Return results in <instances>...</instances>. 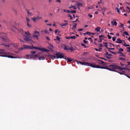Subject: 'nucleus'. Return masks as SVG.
<instances>
[{
	"label": "nucleus",
	"mask_w": 130,
	"mask_h": 130,
	"mask_svg": "<svg viewBox=\"0 0 130 130\" xmlns=\"http://www.w3.org/2000/svg\"><path fill=\"white\" fill-rule=\"evenodd\" d=\"M4 51V49H0V51H1V52H0V56L3 57H8L9 58H16V57H15L7 55V53Z\"/></svg>",
	"instance_id": "obj_1"
},
{
	"label": "nucleus",
	"mask_w": 130,
	"mask_h": 130,
	"mask_svg": "<svg viewBox=\"0 0 130 130\" xmlns=\"http://www.w3.org/2000/svg\"><path fill=\"white\" fill-rule=\"evenodd\" d=\"M78 63H79L80 64H82V65H84L86 66H89L92 67L94 68L95 64L92 63H89L88 62H82L80 61H79L77 60H76Z\"/></svg>",
	"instance_id": "obj_2"
},
{
	"label": "nucleus",
	"mask_w": 130,
	"mask_h": 130,
	"mask_svg": "<svg viewBox=\"0 0 130 130\" xmlns=\"http://www.w3.org/2000/svg\"><path fill=\"white\" fill-rule=\"evenodd\" d=\"M56 55L57 56V59L59 58H63L64 59L65 56H64L63 53H60L59 52H57L56 54Z\"/></svg>",
	"instance_id": "obj_3"
},
{
	"label": "nucleus",
	"mask_w": 130,
	"mask_h": 130,
	"mask_svg": "<svg viewBox=\"0 0 130 130\" xmlns=\"http://www.w3.org/2000/svg\"><path fill=\"white\" fill-rule=\"evenodd\" d=\"M121 57H125V55H124L122 53H121V54L119 55V59L120 60H126V58H122Z\"/></svg>",
	"instance_id": "obj_4"
},
{
	"label": "nucleus",
	"mask_w": 130,
	"mask_h": 130,
	"mask_svg": "<svg viewBox=\"0 0 130 130\" xmlns=\"http://www.w3.org/2000/svg\"><path fill=\"white\" fill-rule=\"evenodd\" d=\"M108 67L113 70L116 69H117V67H118V66L116 65V64H114L109 65Z\"/></svg>",
	"instance_id": "obj_5"
},
{
	"label": "nucleus",
	"mask_w": 130,
	"mask_h": 130,
	"mask_svg": "<svg viewBox=\"0 0 130 130\" xmlns=\"http://www.w3.org/2000/svg\"><path fill=\"white\" fill-rule=\"evenodd\" d=\"M100 66L98 65H96L95 64V67L94 68H99L102 69H106L108 70L109 68L107 67H100Z\"/></svg>",
	"instance_id": "obj_6"
},
{
	"label": "nucleus",
	"mask_w": 130,
	"mask_h": 130,
	"mask_svg": "<svg viewBox=\"0 0 130 130\" xmlns=\"http://www.w3.org/2000/svg\"><path fill=\"white\" fill-rule=\"evenodd\" d=\"M1 38L2 39V40L3 41L5 42H7V38L6 34H4L3 37H1Z\"/></svg>",
	"instance_id": "obj_7"
},
{
	"label": "nucleus",
	"mask_w": 130,
	"mask_h": 130,
	"mask_svg": "<svg viewBox=\"0 0 130 130\" xmlns=\"http://www.w3.org/2000/svg\"><path fill=\"white\" fill-rule=\"evenodd\" d=\"M24 39L27 41H29L30 42L33 41L29 38L28 37L26 36V37Z\"/></svg>",
	"instance_id": "obj_8"
},
{
	"label": "nucleus",
	"mask_w": 130,
	"mask_h": 130,
	"mask_svg": "<svg viewBox=\"0 0 130 130\" xmlns=\"http://www.w3.org/2000/svg\"><path fill=\"white\" fill-rule=\"evenodd\" d=\"M122 41H123L124 42V40H121L120 38H119L117 39V40L116 42H115L119 43H122Z\"/></svg>",
	"instance_id": "obj_9"
},
{
	"label": "nucleus",
	"mask_w": 130,
	"mask_h": 130,
	"mask_svg": "<svg viewBox=\"0 0 130 130\" xmlns=\"http://www.w3.org/2000/svg\"><path fill=\"white\" fill-rule=\"evenodd\" d=\"M41 17H34L33 18H32V19L34 21H37V20H38L39 19H41Z\"/></svg>",
	"instance_id": "obj_10"
},
{
	"label": "nucleus",
	"mask_w": 130,
	"mask_h": 130,
	"mask_svg": "<svg viewBox=\"0 0 130 130\" xmlns=\"http://www.w3.org/2000/svg\"><path fill=\"white\" fill-rule=\"evenodd\" d=\"M50 59L53 60L54 59H57V56L55 55H51L50 56Z\"/></svg>",
	"instance_id": "obj_11"
},
{
	"label": "nucleus",
	"mask_w": 130,
	"mask_h": 130,
	"mask_svg": "<svg viewBox=\"0 0 130 130\" xmlns=\"http://www.w3.org/2000/svg\"><path fill=\"white\" fill-rule=\"evenodd\" d=\"M23 48L25 49H28L30 48H30L31 47V46H28L27 45L25 44H23Z\"/></svg>",
	"instance_id": "obj_12"
},
{
	"label": "nucleus",
	"mask_w": 130,
	"mask_h": 130,
	"mask_svg": "<svg viewBox=\"0 0 130 130\" xmlns=\"http://www.w3.org/2000/svg\"><path fill=\"white\" fill-rule=\"evenodd\" d=\"M64 59H65L66 60H67V62H71L72 61V60L69 58H66V57L65 56V58H64Z\"/></svg>",
	"instance_id": "obj_13"
},
{
	"label": "nucleus",
	"mask_w": 130,
	"mask_h": 130,
	"mask_svg": "<svg viewBox=\"0 0 130 130\" xmlns=\"http://www.w3.org/2000/svg\"><path fill=\"white\" fill-rule=\"evenodd\" d=\"M101 28L100 27H97V28H95V31L99 32L100 31Z\"/></svg>",
	"instance_id": "obj_14"
},
{
	"label": "nucleus",
	"mask_w": 130,
	"mask_h": 130,
	"mask_svg": "<svg viewBox=\"0 0 130 130\" xmlns=\"http://www.w3.org/2000/svg\"><path fill=\"white\" fill-rule=\"evenodd\" d=\"M26 11L27 12L28 14V15H29L30 16H32V13L31 12H29V10H27V9H26Z\"/></svg>",
	"instance_id": "obj_15"
},
{
	"label": "nucleus",
	"mask_w": 130,
	"mask_h": 130,
	"mask_svg": "<svg viewBox=\"0 0 130 130\" xmlns=\"http://www.w3.org/2000/svg\"><path fill=\"white\" fill-rule=\"evenodd\" d=\"M111 23L113 25H114L115 26H117V22L116 21H114V22L112 21L111 22Z\"/></svg>",
	"instance_id": "obj_16"
},
{
	"label": "nucleus",
	"mask_w": 130,
	"mask_h": 130,
	"mask_svg": "<svg viewBox=\"0 0 130 130\" xmlns=\"http://www.w3.org/2000/svg\"><path fill=\"white\" fill-rule=\"evenodd\" d=\"M118 67H117V69H118L120 70H123L124 69H126L124 68H121L119 66H118Z\"/></svg>",
	"instance_id": "obj_17"
},
{
	"label": "nucleus",
	"mask_w": 130,
	"mask_h": 130,
	"mask_svg": "<svg viewBox=\"0 0 130 130\" xmlns=\"http://www.w3.org/2000/svg\"><path fill=\"white\" fill-rule=\"evenodd\" d=\"M41 51L43 52H48V50L45 48H42Z\"/></svg>",
	"instance_id": "obj_18"
},
{
	"label": "nucleus",
	"mask_w": 130,
	"mask_h": 130,
	"mask_svg": "<svg viewBox=\"0 0 130 130\" xmlns=\"http://www.w3.org/2000/svg\"><path fill=\"white\" fill-rule=\"evenodd\" d=\"M26 56L27 57H28L27 58H28L29 57L30 58H31L32 57H33V56L32 55H26Z\"/></svg>",
	"instance_id": "obj_19"
},
{
	"label": "nucleus",
	"mask_w": 130,
	"mask_h": 130,
	"mask_svg": "<svg viewBox=\"0 0 130 130\" xmlns=\"http://www.w3.org/2000/svg\"><path fill=\"white\" fill-rule=\"evenodd\" d=\"M99 61H100L101 62V63H99L100 64H103L104 65H106V64L105 63H106L105 62H104V61H100V60H98Z\"/></svg>",
	"instance_id": "obj_20"
},
{
	"label": "nucleus",
	"mask_w": 130,
	"mask_h": 130,
	"mask_svg": "<svg viewBox=\"0 0 130 130\" xmlns=\"http://www.w3.org/2000/svg\"><path fill=\"white\" fill-rule=\"evenodd\" d=\"M109 54L107 52H106L105 54V55H106V57L108 58H110L111 57L108 56V55Z\"/></svg>",
	"instance_id": "obj_21"
},
{
	"label": "nucleus",
	"mask_w": 130,
	"mask_h": 130,
	"mask_svg": "<svg viewBox=\"0 0 130 130\" xmlns=\"http://www.w3.org/2000/svg\"><path fill=\"white\" fill-rule=\"evenodd\" d=\"M39 36V35H35L33 34V37L34 38H36L37 39H38V36Z\"/></svg>",
	"instance_id": "obj_22"
},
{
	"label": "nucleus",
	"mask_w": 130,
	"mask_h": 130,
	"mask_svg": "<svg viewBox=\"0 0 130 130\" xmlns=\"http://www.w3.org/2000/svg\"><path fill=\"white\" fill-rule=\"evenodd\" d=\"M37 48L38 47H34L33 45H32V46H31V47L30 48V49H37Z\"/></svg>",
	"instance_id": "obj_23"
},
{
	"label": "nucleus",
	"mask_w": 130,
	"mask_h": 130,
	"mask_svg": "<svg viewBox=\"0 0 130 130\" xmlns=\"http://www.w3.org/2000/svg\"><path fill=\"white\" fill-rule=\"evenodd\" d=\"M108 51H109L111 53L114 54V55H116L117 54V52H115L111 51H110L109 50H108Z\"/></svg>",
	"instance_id": "obj_24"
},
{
	"label": "nucleus",
	"mask_w": 130,
	"mask_h": 130,
	"mask_svg": "<svg viewBox=\"0 0 130 130\" xmlns=\"http://www.w3.org/2000/svg\"><path fill=\"white\" fill-rule=\"evenodd\" d=\"M56 39H55L54 40L55 41H56V40H59V41H60V38L58 36H57L56 37Z\"/></svg>",
	"instance_id": "obj_25"
},
{
	"label": "nucleus",
	"mask_w": 130,
	"mask_h": 130,
	"mask_svg": "<svg viewBox=\"0 0 130 130\" xmlns=\"http://www.w3.org/2000/svg\"><path fill=\"white\" fill-rule=\"evenodd\" d=\"M77 6H78V8L79 9L80 8H79V7L80 6H83V4H80V3H78V4Z\"/></svg>",
	"instance_id": "obj_26"
},
{
	"label": "nucleus",
	"mask_w": 130,
	"mask_h": 130,
	"mask_svg": "<svg viewBox=\"0 0 130 130\" xmlns=\"http://www.w3.org/2000/svg\"><path fill=\"white\" fill-rule=\"evenodd\" d=\"M40 56V54H37L33 56V57L36 58H38V57H39Z\"/></svg>",
	"instance_id": "obj_27"
},
{
	"label": "nucleus",
	"mask_w": 130,
	"mask_h": 130,
	"mask_svg": "<svg viewBox=\"0 0 130 130\" xmlns=\"http://www.w3.org/2000/svg\"><path fill=\"white\" fill-rule=\"evenodd\" d=\"M99 46H100V47L99 48V49L100 50H102V49L101 48V47L102 46H103L102 45V44L101 43L99 45Z\"/></svg>",
	"instance_id": "obj_28"
},
{
	"label": "nucleus",
	"mask_w": 130,
	"mask_h": 130,
	"mask_svg": "<svg viewBox=\"0 0 130 130\" xmlns=\"http://www.w3.org/2000/svg\"><path fill=\"white\" fill-rule=\"evenodd\" d=\"M64 49V50H69V47H67L66 46H65Z\"/></svg>",
	"instance_id": "obj_29"
},
{
	"label": "nucleus",
	"mask_w": 130,
	"mask_h": 130,
	"mask_svg": "<svg viewBox=\"0 0 130 130\" xmlns=\"http://www.w3.org/2000/svg\"><path fill=\"white\" fill-rule=\"evenodd\" d=\"M45 59V58L41 56L39 57V60L42 59V60H44Z\"/></svg>",
	"instance_id": "obj_30"
},
{
	"label": "nucleus",
	"mask_w": 130,
	"mask_h": 130,
	"mask_svg": "<svg viewBox=\"0 0 130 130\" xmlns=\"http://www.w3.org/2000/svg\"><path fill=\"white\" fill-rule=\"evenodd\" d=\"M70 8H73V9L74 10H76L77 9V8L75 7V6H71Z\"/></svg>",
	"instance_id": "obj_31"
},
{
	"label": "nucleus",
	"mask_w": 130,
	"mask_h": 130,
	"mask_svg": "<svg viewBox=\"0 0 130 130\" xmlns=\"http://www.w3.org/2000/svg\"><path fill=\"white\" fill-rule=\"evenodd\" d=\"M118 50L120 52H123L124 51V49L123 48H120L118 49Z\"/></svg>",
	"instance_id": "obj_32"
},
{
	"label": "nucleus",
	"mask_w": 130,
	"mask_h": 130,
	"mask_svg": "<svg viewBox=\"0 0 130 130\" xmlns=\"http://www.w3.org/2000/svg\"><path fill=\"white\" fill-rule=\"evenodd\" d=\"M123 34H124L126 35L127 36H129V35L128 34V33L126 31H124L123 32Z\"/></svg>",
	"instance_id": "obj_33"
},
{
	"label": "nucleus",
	"mask_w": 130,
	"mask_h": 130,
	"mask_svg": "<svg viewBox=\"0 0 130 130\" xmlns=\"http://www.w3.org/2000/svg\"><path fill=\"white\" fill-rule=\"evenodd\" d=\"M76 38V37L75 36H70V38L71 39H74Z\"/></svg>",
	"instance_id": "obj_34"
},
{
	"label": "nucleus",
	"mask_w": 130,
	"mask_h": 130,
	"mask_svg": "<svg viewBox=\"0 0 130 130\" xmlns=\"http://www.w3.org/2000/svg\"><path fill=\"white\" fill-rule=\"evenodd\" d=\"M103 44L104 45V46L105 47H106V48L107 47V43L106 42H104L103 43Z\"/></svg>",
	"instance_id": "obj_35"
},
{
	"label": "nucleus",
	"mask_w": 130,
	"mask_h": 130,
	"mask_svg": "<svg viewBox=\"0 0 130 130\" xmlns=\"http://www.w3.org/2000/svg\"><path fill=\"white\" fill-rule=\"evenodd\" d=\"M103 40V39L102 38H100L99 39V40L98 41V42H101Z\"/></svg>",
	"instance_id": "obj_36"
},
{
	"label": "nucleus",
	"mask_w": 130,
	"mask_h": 130,
	"mask_svg": "<svg viewBox=\"0 0 130 130\" xmlns=\"http://www.w3.org/2000/svg\"><path fill=\"white\" fill-rule=\"evenodd\" d=\"M83 42L85 44H88V41H86L85 40H83Z\"/></svg>",
	"instance_id": "obj_37"
},
{
	"label": "nucleus",
	"mask_w": 130,
	"mask_h": 130,
	"mask_svg": "<svg viewBox=\"0 0 130 130\" xmlns=\"http://www.w3.org/2000/svg\"><path fill=\"white\" fill-rule=\"evenodd\" d=\"M25 34L27 36H28L29 35H31L30 33L26 32H25Z\"/></svg>",
	"instance_id": "obj_38"
},
{
	"label": "nucleus",
	"mask_w": 130,
	"mask_h": 130,
	"mask_svg": "<svg viewBox=\"0 0 130 130\" xmlns=\"http://www.w3.org/2000/svg\"><path fill=\"white\" fill-rule=\"evenodd\" d=\"M68 24L67 23H62L61 25L62 26H66Z\"/></svg>",
	"instance_id": "obj_39"
},
{
	"label": "nucleus",
	"mask_w": 130,
	"mask_h": 130,
	"mask_svg": "<svg viewBox=\"0 0 130 130\" xmlns=\"http://www.w3.org/2000/svg\"><path fill=\"white\" fill-rule=\"evenodd\" d=\"M116 37H113L112 38V39L113 41H115Z\"/></svg>",
	"instance_id": "obj_40"
},
{
	"label": "nucleus",
	"mask_w": 130,
	"mask_h": 130,
	"mask_svg": "<svg viewBox=\"0 0 130 130\" xmlns=\"http://www.w3.org/2000/svg\"><path fill=\"white\" fill-rule=\"evenodd\" d=\"M71 13H75L76 12V10H71L70 11Z\"/></svg>",
	"instance_id": "obj_41"
},
{
	"label": "nucleus",
	"mask_w": 130,
	"mask_h": 130,
	"mask_svg": "<svg viewBox=\"0 0 130 130\" xmlns=\"http://www.w3.org/2000/svg\"><path fill=\"white\" fill-rule=\"evenodd\" d=\"M2 45L4 46H5L6 47H9V45H7L6 44H1Z\"/></svg>",
	"instance_id": "obj_42"
},
{
	"label": "nucleus",
	"mask_w": 130,
	"mask_h": 130,
	"mask_svg": "<svg viewBox=\"0 0 130 130\" xmlns=\"http://www.w3.org/2000/svg\"><path fill=\"white\" fill-rule=\"evenodd\" d=\"M81 45L82 46H84L85 48H86V46L83 43H81Z\"/></svg>",
	"instance_id": "obj_43"
},
{
	"label": "nucleus",
	"mask_w": 130,
	"mask_h": 130,
	"mask_svg": "<svg viewBox=\"0 0 130 130\" xmlns=\"http://www.w3.org/2000/svg\"><path fill=\"white\" fill-rule=\"evenodd\" d=\"M87 34H88L89 36H90L91 34V32L87 31Z\"/></svg>",
	"instance_id": "obj_44"
},
{
	"label": "nucleus",
	"mask_w": 130,
	"mask_h": 130,
	"mask_svg": "<svg viewBox=\"0 0 130 130\" xmlns=\"http://www.w3.org/2000/svg\"><path fill=\"white\" fill-rule=\"evenodd\" d=\"M12 28H13V30L14 29V30H15V29H17V28H16V27L14 26H13L12 27Z\"/></svg>",
	"instance_id": "obj_45"
},
{
	"label": "nucleus",
	"mask_w": 130,
	"mask_h": 130,
	"mask_svg": "<svg viewBox=\"0 0 130 130\" xmlns=\"http://www.w3.org/2000/svg\"><path fill=\"white\" fill-rule=\"evenodd\" d=\"M31 53L32 54H35L36 53V52L35 51H31Z\"/></svg>",
	"instance_id": "obj_46"
},
{
	"label": "nucleus",
	"mask_w": 130,
	"mask_h": 130,
	"mask_svg": "<svg viewBox=\"0 0 130 130\" xmlns=\"http://www.w3.org/2000/svg\"><path fill=\"white\" fill-rule=\"evenodd\" d=\"M88 39L90 40V41L91 42H93V40H92V39L91 38V37H89L88 38Z\"/></svg>",
	"instance_id": "obj_47"
},
{
	"label": "nucleus",
	"mask_w": 130,
	"mask_h": 130,
	"mask_svg": "<svg viewBox=\"0 0 130 130\" xmlns=\"http://www.w3.org/2000/svg\"><path fill=\"white\" fill-rule=\"evenodd\" d=\"M34 33L35 34H39V31L37 30H36V31L34 32Z\"/></svg>",
	"instance_id": "obj_48"
},
{
	"label": "nucleus",
	"mask_w": 130,
	"mask_h": 130,
	"mask_svg": "<svg viewBox=\"0 0 130 130\" xmlns=\"http://www.w3.org/2000/svg\"><path fill=\"white\" fill-rule=\"evenodd\" d=\"M99 37L100 38H101L102 37L103 38H104L105 36L104 35H100L99 36Z\"/></svg>",
	"instance_id": "obj_49"
},
{
	"label": "nucleus",
	"mask_w": 130,
	"mask_h": 130,
	"mask_svg": "<svg viewBox=\"0 0 130 130\" xmlns=\"http://www.w3.org/2000/svg\"><path fill=\"white\" fill-rule=\"evenodd\" d=\"M58 31L59 33L60 32V31L59 30H58L57 29H56L55 30V33H57L58 32Z\"/></svg>",
	"instance_id": "obj_50"
},
{
	"label": "nucleus",
	"mask_w": 130,
	"mask_h": 130,
	"mask_svg": "<svg viewBox=\"0 0 130 130\" xmlns=\"http://www.w3.org/2000/svg\"><path fill=\"white\" fill-rule=\"evenodd\" d=\"M26 19L27 20V22L28 23H29V22L30 21V20L27 17H26Z\"/></svg>",
	"instance_id": "obj_51"
},
{
	"label": "nucleus",
	"mask_w": 130,
	"mask_h": 130,
	"mask_svg": "<svg viewBox=\"0 0 130 130\" xmlns=\"http://www.w3.org/2000/svg\"><path fill=\"white\" fill-rule=\"evenodd\" d=\"M122 45H124L126 47L129 46V45L128 44H122Z\"/></svg>",
	"instance_id": "obj_52"
},
{
	"label": "nucleus",
	"mask_w": 130,
	"mask_h": 130,
	"mask_svg": "<svg viewBox=\"0 0 130 130\" xmlns=\"http://www.w3.org/2000/svg\"><path fill=\"white\" fill-rule=\"evenodd\" d=\"M108 70H109V71H115V72H117L116 70H113L112 69H110L109 68V69Z\"/></svg>",
	"instance_id": "obj_53"
},
{
	"label": "nucleus",
	"mask_w": 130,
	"mask_h": 130,
	"mask_svg": "<svg viewBox=\"0 0 130 130\" xmlns=\"http://www.w3.org/2000/svg\"><path fill=\"white\" fill-rule=\"evenodd\" d=\"M78 21V19H77L75 21H73L72 22V23H73L74 24V23H75L77 21Z\"/></svg>",
	"instance_id": "obj_54"
},
{
	"label": "nucleus",
	"mask_w": 130,
	"mask_h": 130,
	"mask_svg": "<svg viewBox=\"0 0 130 130\" xmlns=\"http://www.w3.org/2000/svg\"><path fill=\"white\" fill-rule=\"evenodd\" d=\"M19 30L20 31V32H21L22 34L23 32H24L23 31V30L22 29H21L20 30Z\"/></svg>",
	"instance_id": "obj_55"
},
{
	"label": "nucleus",
	"mask_w": 130,
	"mask_h": 130,
	"mask_svg": "<svg viewBox=\"0 0 130 130\" xmlns=\"http://www.w3.org/2000/svg\"><path fill=\"white\" fill-rule=\"evenodd\" d=\"M107 36L108 37V38L109 39H110L111 38V37L109 35H107Z\"/></svg>",
	"instance_id": "obj_56"
},
{
	"label": "nucleus",
	"mask_w": 130,
	"mask_h": 130,
	"mask_svg": "<svg viewBox=\"0 0 130 130\" xmlns=\"http://www.w3.org/2000/svg\"><path fill=\"white\" fill-rule=\"evenodd\" d=\"M69 50H71L72 51H74L72 47H70V48H69Z\"/></svg>",
	"instance_id": "obj_57"
},
{
	"label": "nucleus",
	"mask_w": 130,
	"mask_h": 130,
	"mask_svg": "<svg viewBox=\"0 0 130 130\" xmlns=\"http://www.w3.org/2000/svg\"><path fill=\"white\" fill-rule=\"evenodd\" d=\"M27 26H28L29 27H31V25L29 24L28 23H27Z\"/></svg>",
	"instance_id": "obj_58"
},
{
	"label": "nucleus",
	"mask_w": 130,
	"mask_h": 130,
	"mask_svg": "<svg viewBox=\"0 0 130 130\" xmlns=\"http://www.w3.org/2000/svg\"><path fill=\"white\" fill-rule=\"evenodd\" d=\"M88 16L90 18H92V15L90 14H89Z\"/></svg>",
	"instance_id": "obj_59"
},
{
	"label": "nucleus",
	"mask_w": 130,
	"mask_h": 130,
	"mask_svg": "<svg viewBox=\"0 0 130 130\" xmlns=\"http://www.w3.org/2000/svg\"><path fill=\"white\" fill-rule=\"evenodd\" d=\"M76 25H74L73 26V27L72 28V29L73 30L74 29L76 28Z\"/></svg>",
	"instance_id": "obj_60"
},
{
	"label": "nucleus",
	"mask_w": 130,
	"mask_h": 130,
	"mask_svg": "<svg viewBox=\"0 0 130 130\" xmlns=\"http://www.w3.org/2000/svg\"><path fill=\"white\" fill-rule=\"evenodd\" d=\"M106 48L108 49H109L108 50H109L110 49H111V50H115V49L114 48H108V47H107Z\"/></svg>",
	"instance_id": "obj_61"
},
{
	"label": "nucleus",
	"mask_w": 130,
	"mask_h": 130,
	"mask_svg": "<svg viewBox=\"0 0 130 130\" xmlns=\"http://www.w3.org/2000/svg\"><path fill=\"white\" fill-rule=\"evenodd\" d=\"M44 31L45 32V33L46 34L48 33V31H47V30H44Z\"/></svg>",
	"instance_id": "obj_62"
},
{
	"label": "nucleus",
	"mask_w": 130,
	"mask_h": 130,
	"mask_svg": "<svg viewBox=\"0 0 130 130\" xmlns=\"http://www.w3.org/2000/svg\"><path fill=\"white\" fill-rule=\"evenodd\" d=\"M94 50H96V51H99V52H101V50H99L97 48H95L94 49Z\"/></svg>",
	"instance_id": "obj_63"
},
{
	"label": "nucleus",
	"mask_w": 130,
	"mask_h": 130,
	"mask_svg": "<svg viewBox=\"0 0 130 130\" xmlns=\"http://www.w3.org/2000/svg\"><path fill=\"white\" fill-rule=\"evenodd\" d=\"M117 12H118L120 13V10H119L118 8H117Z\"/></svg>",
	"instance_id": "obj_64"
}]
</instances>
